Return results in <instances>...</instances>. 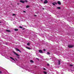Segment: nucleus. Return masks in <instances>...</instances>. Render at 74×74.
<instances>
[{
  "label": "nucleus",
  "instance_id": "1",
  "mask_svg": "<svg viewBox=\"0 0 74 74\" xmlns=\"http://www.w3.org/2000/svg\"><path fill=\"white\" fill-rule=\"evenodd\" d=\"M68 47L69 48H73V47H74V46L71 45H68Z\"/></svg>",
  "mask_w": 74,
  "mask_h": 74
},
{
  "label": "nucleus",
  "instance_id": "2",
  "mask_svg": "<svg viewBox=\"0 0 74 74\" xmlns=\"http://www.w3.org/2000/svg\"><path fill=\"white\" fill-rule=\"evenodd\" d=\"M13 53H14V54L16 55V56H19V55H18V54L17 53H16L14 51H13Z\"/></svg>",
  "mask_w": 74,
  "mask_h": 74
},
{
  "label": "nucleus",
  "instance_id": "3",
  "mask_svg": "<svg viewBox=\"0 0 74 74\" xmlns=\"http://www.w3.org/2000/svg\"><path fill=\"white\" fill-rule=\"evenodd\" d=\"M15 49L17 51H18V52H19L21 53V51H20V50H19V49H18L16 48H15Z\"/></svg>",
  "mask_w": 74,
  "mask_h": 74
},
{
  "label": "nucleus",
  "instance_id": "4",
  "mask_svg": "<svg viewBox=\"0 0 74 74\" xmlns=\"http://www.w3.org/2000/svg\"><path fill=\"white\" fill-rule=\"evenodd\" d=\"M47 3H48V1H47V0H45V1L44 2V4H47Z\"/></svg>",
  "mask_w": 74,
  "mask_h": 74
},
{
  "label": "nucleus",
  "instance_id": "5",
  "mask_svg": "<svg viewBox=\"0 0 74 74\" xmlns=\"http://www.w3.org/2000/svg\"><path fill=\"white\" fill-rule=\"evenodd\" d=\"M58 4L59 5H61V3L60 1H58L57 2Z\"/></svg>",
  "mask_w": 74,
  "mask_h": 74
},
{
  "label": "nucleus",
  "instance_id": "6",
  "mask_svg": "<svg viewBox=\"0 0 74 74\" xmlns=\"http://www.w3.org/2000/svg\"><path fill=\"white\" fill-rule=\"evenodd\" d=\"M39 52L40 53H43V52H42V51L41 50H39Z\"/></svg>",
  "mask_w": 74,
  "mask_h": 74
},
{
  "label": "nucleus",
  "instance_id": "7",
  "mask_svg": "<svg viewBox=\"0 0 74 74\" xmlns=\"http://www.w3.org/2000/svg\"><path fill=\"white\" fill-rule=\"evenodd\" d=\"M20 2L22 3H25V1H23V0L20 1Z\"/></svg>",
  "mask_w": 74,
  "mask_h": 74
},
{
  "label": "nucleus",
  "instance_id": "8",
  "mask_svg": "<svg viewBox=\"0 0 74 74\" xmlns=\"http://www.w3.org/2000/svg\"><path fill=\"white\" fill-rule=\"evenodd\" d=\"M6 32H11V31L10 30H8V29H7L6 30Z\"/></svg>",
  "mask_w": 74,
  "mask_h": 74
},
{
  "label": "nucleus",
  "instance_id": "9",
  "mask_svg": "<svg viewBox=\"0 0 74 74\" xmlns=\"http://www.w3.org/2000/svg\"><path fill=\"white\" fill-rule=\"evenodd\" d=\"M26 48H27V49H29V50L31 49V48H30L28 47H26Z\"/></svg>",
  "mask_w": 74,
  "mask_h": 74
},
{
  "label": "nucleus",
  "instance_id": "10",
  "mask_svg": "<svg viewBox=\"0 0 74 74\" xmlns=\"http://www.w3.org/2000/svg\"><path fill=\"white\" fill-rule=\"evenodd\" d=\"M10 59H12V60H14V61H15V59H14L13 58H12V57H10Z\"/></svg>",
  "mask_w": 74,
  "mask_h": 74
},
{
  "label": "nucleus",
  "instance_id": "11",
  "mask_svg": "<svg viewBox=\"0 0 74 74\" xmlns=\"http://www.w3.org/2000/svg\"><path fill=\"white\" fill-rule=\"evenodd\" d=\"M58 63L59 65H60V60H59Z\"/></svg>",
  "mask_w": 74,
  "mask_h": 74
},
{
  "label": "nucleus",
  "instance_id": "12",
  "mask_svg": "<svg viewBox=\"0 0 74 74\" xmlns=\"http://www.w3.org/2000/svg\"><path fill=\"white\" fill-rule=\"evenodd\" d=\"M30 62L31 63H34V62L33 61V60H30Z\"/></svg>",
  "mask_w": 74,
  "mask_h": 74
},
{
  "label": "nucleus",
  "instance_id": "13",
  "mask_svg": "<svg viewBox=\"0 0 74 74\" xmlns=\"http://www.w3.org/2000/svg\"><path fill=\"white\" fill-rule=\"evenodd\" d=\"M29 5H27L26 6V8H29Z\"/></svg>",
  "mask_w": 74,
  "mask_h": 74
},
{
  "label": "nucleus",
  "instance_id": "14",
  "mask_svg": "<svg viewBox=\"0 0 74 74\" xmlns=\"http://www.w3.org/2000/svg\"><path fill=\"white\" fill-rule=\"evenodd\" d=\"M14 30H15V31H18V29H14Z\"/></svg>",
  "mask_w": 74,
  "mask_h": 74
},
{
  "label": "nucleus",
  "instance_id": "15",
  "mask_svg": "<svg viewBox=\"0 0 74 74\" xmlns=\"http://www.w3.org/2000/svg\"><path fill=\"white\" fill-rule=\"evenodd\" d=\"M43 73H44V74H47V73L45 71H44Z\"/></svg>",
  "mask_w": 74,
  "mask_h": 74
},
{
  "label": "nucleus",
  "instance_id": "16",
  "mask_svg": "<svg viewBox=\"0 0 74 74\" xmlns=\"http://www.w3.org/2000/svg\"><path fill=\"white\" fill-rule=\"evenodd\" d=\"M57 8L60 9V8H60V7H58Z\"/></svg>",
  "mask_w": 74,
  "mask_h": 74
},
{
  "label": "nucleus",
  "instance_id": "17",
  "mask_svg": "<svg viewBox=\"0 0 74 74\" xmlns=\"http://www.w3.org/2000/svg\"><path fill=\"white\" fill-rule=\"evenodd\" d=\"M47 55H49L50 54V53H49V52H47Z\"/></svg>",
  "mask_w": 74,
  "mask_h": 74
},
{
  "label": "nucleus",
  "instance_id": "18",
  "mask_svg": "<svg viewBox=\"0 0 74 74\" xmlns=\"http://www.w3.org/2000/svg\"><path fill=\"white\" fill-rule=\"evenodd\" d=\"M27 45H30V43H27Z\"/></svg>",
  "mask_w": 74,
  "mask_h": 74
},
{
  "label": "nucleus",
  "instance_id": "19",
  "mask_svg": "<svg viewBox=\"0 0 74 74\" xmlns=\"http://www.w3.org/2000/svg\"><path fill=\"white\" fill-rule=\"evenodd\" d=\"M54 3L55 4H57V3H56V2H54Z\"/></svg>",
  "mask_w": 74,
  "mask_h": 74
},
{
  "label": "nucleus",
  "instance_id": "20",
  "mask_svg": "<svg viewBox=\"0 0 74 74\" xmlns=\"http://www.w3.org/2000/svg\"><path fill=\"white\" fill-rule=\"evenodd\" d=\"M52 4L53 5H55V4L54 3H52Z\"/></svg>",
  "mask_w": 74,
  "mask_h": 74
},
{
  "label": "nucleus",
  "instance_id": "21",
  "mask_svg": "<svg viewBox=\"0 0 74 74\" xmlns=\"http://www.w3.org/2000/svg\"><path fill=\"white\" fill-rule=\"evenodd\" d=\"M19 28H21V29H22V27H21V26H20L19 27Z\"/></svg>",
  "mask_w": 74,
  "mask_h": 74
},
{
  "label": "nucleus",
  "instance_id": "22",
  "mask_svg": "<svg viewBox=\"0 0 74 74\" xmlns=\"http://www.w3.org/2000/svg\"><path fill=\"white\" fill-rule=\"evenodd\" d=\"M15 15H16V14H13V16H15Z\"/></svg>",
  "mask_w": 74,
  "mask_h": 74
},
{
  "label": "nucleus",
  "instance_id": "23",
  "mask_svg": "<svg viewBox=\"0 0 74 74\" xmlns=\"http://www.w3.org/2000/svg\"><path fill=\"white\" fill-rule=\"evenodd\" d=\"M70 66H73V65H71V64H70Z\"/></svg>",
  "mask_w": 74,
  "mask_h": 74
},
{
  "label": "nucleus",
  "instance_id": "24",
  "mask_svg": "<svg viewBox=\"0 0 74 74\" xmlns=\"http://www.w3.org/2000/svg\"><path fill=\"white\" fill-rule=\"evenodd\" d=\"M43 70H46V69H45V68H43Z\"/></svg>",
  "mask_w": 74,
  "mask_h": 74
},
{
  "label": "nucleus",
  "instance_id": "25",
  "mask_svg": "<svg viewBox=\"0 0 74 74\" xmlns=\"http://www.w3.org/2000/svg\"><path fill=\"white\" fill-rule=\"evenodd\" d=\"M25 2H26V3H27V0H25Z\"/></svg>",
  "mask_w": 74,
  "mask_h": 74
},
{
  "label": "nucleus",
  "instance_id": "26",
  "mask_svg": "<svg viewBox=\"0 0 74 74\" xmlns=\"http://www.w3.org/2000/svg\"><path fill=\"white\" fill-rule=\"evenodd\" d=\"M47 65L48 66H49V64H47Z\"/></svg>",
  "mask_w": 74,
  "mask_h": 74
},
{
  "label": "nucleus",
  "instance_id": "27",
  "mask_svg": "<svg viewBox=\"0 0 74 74\" xmlns=\"http://www.w3.org/2000/svg\"><path fill=\"white\" fill-rule=\"evenodd\" d=\"M23 12H26V11H23Z\"/></svg>",
  "mask_w": 74,
  "mask_h": 74
},
{
  "label": "nucleus",
  "instance_id": "28",
  "mask_svg": "<svg viewBox=\"0 0 74 74\" xmlns=\"http://www.w3.org/2000/svg\"><path fill=\"white\" fill-rule=\"evenodd\" d=\"M43 51H45V49H44Z\"/></svg>",
  "mask_w": 74,
  "mask_h": 74
},
{
  "label": "nucleus",
  "instance_id": "29",
  "mask_svg": "<svg viewBox=\"0 0 74 74\" xmlns=\"http://www.w3.org/2000/svg\"><path fill=\"white\" fill-rule=\"evenodd\" d=\"M34 16H37V15H34Z\"/></svg>",
  "mask_w": 74,
  "mask_h": 74
},
{
  "label": "nucleus",
  "instance_id": "30",
  "mask_svg": "<svg viewBox=\"0 0 74 74\" xmlns=\"http://www.w3.org/2000/svg\"><path fill=\"white\" fill-rule=\"evenodd\" d=\"M1 73V72L0 71V73Z\"/></svg>",
  "mask_w": 74,
  "mask_h": 74
},
{
  "label": "nucleus",
  "instance_id": "31",
  "mask_svg": "<svg viewBox=\"0 0 74 74\" xmlns=\"http://www.w3.org/2000/svg\"><path fill=\"white\" fill-rule=\"evenodd\" d=\"M36 59H38V58H36Z\"/></svg>",
  "mask_w": 74,
  "mask_h": 74
},
{
  "label": "nucleus",
  "instance_id": "32",
  "mask_svg": "<svg viewBox=\"0 0 74 74\" xmlns=\"http://www.w3.org/2000/svg\"><path fill=\"white\" fill-rule=\"evenodd\" d=\"M24 29H24V28L23 29V30H24Z\"/></svg>",
  "mask_w": 74,
  "mask_h": 74
},
{
  "label": "nucleus",
  "instance_id": "33",
  "mask_svg": "<svg viewBox=\"0 0 74 74\" xmlns=\"http://www.w3.org/2000/svg\"><path fill=\"white\" fill-rule=\"evenodd\" d=\"M1 23V22H0V23Z\"/></svg>",
  "mask_w": 74,
  "mask_h": 74
},
{
  "label": "nucleus",
  "instance_id": "34",
  "mask_svg": "<svg viewBox=\"0 0 74 74\" xmlns=\"http://www.w3.org/2000/svg\"><path fill=\"white\" fill-rule=\"evenodd\" d=\"M43 10H44V8H43Z\"/></svg>",
  "mask_w": 74,
  "mask_h": 74
}]
</instances>
